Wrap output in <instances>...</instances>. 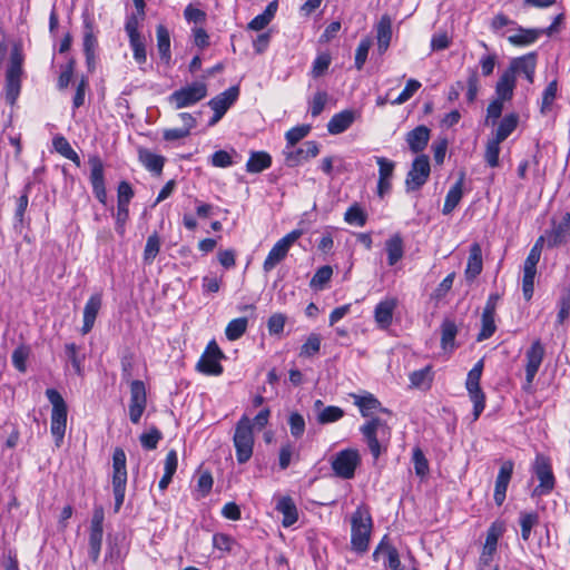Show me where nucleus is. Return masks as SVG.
Masks as SVG:
<instances>
[{
	"label": "nucleus",
	"instance_id": "obj_1",
	"mask_svg": "<svg viewBox=\"0 0 570 570\" xmlns=\"http://www.w3.org/2000/svg\"><path fill=\"white\" fill-rule=\"evenodd\" d=\"M354 404L360 409L362 416L368 420L360 428L361 433L375 460L387 450L391 439V428L377 413L391 415V411L383 407L381 402L373 395H352Z\"/></svg>",
	"mask_w": 570,
	"mask_h": 570
},
{
	"label": "nucleus",
	"instance_id": "obj_2",
	"mask_svg": "<svg viewBox=\"0 0 570 570\" xmlns=\"http://www.w3.org/2000/svg\"><path fill=\"white\" fill-rule=\"evenodd\" d=\"M352 534L351 544L353 550L365 552L368 548L372 530V518L365 507H358L351 518Z\"/></svg>",
	"mask_w": 570,
	"mask_h": 570
},
{
	"label": "nucleus",
	"instance_id": "obj_3",
	"mask_svg": "<svg viewBox=\"0 0 570 570\" xmlns=\"http://www.w3.org/2000/svg\"><path fill=\"white\" fill-rule=\"evenodd\" d=\"M208 95L205 81H194L173 91L168 97V104L176 110L193 107L204 100Z\"/></svg>",
	"mask_w": 570,
	"mask_h": 570
},
{
	"label": "nucleus",
	"instance_id": "obj_4",
	"mask_svg": "<svg viewBox=\"0 0 570 570\" xmlns=\"http://www.w3.org/2000/svg\"><path fill=\"white\" fill-rule=\"evenodd\" d=\"M233 442L237 462L239 464L248 462L254 449L253 423L248 416L243 415L236 423Z\"/></svg>",
	"mask_w": 570,
	"mask_h": 570
},
{
	"label": "nucleus",
	"instance_id": "obj_5",
	"mask_svg": "<svg viewBox=\"0 0 570 570\" xmlns=\"http://www.w3.org/2000/svg\"><path fill=\"white\" fill-rule=\"evenodd\" d=\"M46 396L52 405L50 431L57 446H60L67 426V404L61 394L55 389H47Z\"/></svg>",
	"mask_w": 570,
	"mask_h": 570
},
{
	"label": "nucleus",
	"instance_id": "obj_6",
	"mask_svg": "<svg viewBox=\"0 0 570 570\" xmlns=\"http://www.w3.org/2000/svg\"><path fill=\"white\" fill-rule=\"evenodd\" d=\"M303 235L301 229H294L281 238L269 250L267 257L263 263L265 273H269L276 267L286 256L291 246Z\"/></svg>",
	"mask_w": 570,
	"mask_h": 570
},
{
	"label": "nucleus",
	"instance_id": "obj_7",
	"mask_svg": "<svg viewBox=\"0 0 570 570\" xmlns=\"http://www.w3.org/2000/svg\"><path fill=\"white\" fill-rule=\"evenodd\" d=\"M361 458L355 449H345L337 452L331 462L335 475L342 479H352L360 464Z\"/></svg>",
	"mask_w": 570,
	"mask_h": 570
},
{
	"label": "nucleus",
	"instance_id": "obj_8",
	"mask_svg": "<svg viewBox=\"0 0 570 570\" xmlns=\"http://www.w3.org/2000/svg\"><path fill=\"white\" fill-rule=\"evenodd\" d=\"M224 357V353L219 348L218 344L213 340L207 344L204 353L196 364V368L198 372L206 375H220L224 371L220 360Z\"/></svg>",
	"mask_w": 570,
	"mask_h": 570
},
{
	"label": "nucleus",
	"instance_id": "obj_9",
	"mask_svg": "<svg viewBox=\"0 0 570 570\" xmlns=\"http://www.w3.org/2000/svg\"><path fill=\"white\" fill-rule=\"evenodd\" d=\"M431 166L429 157L424 154L419 155L411 165L405 178L406 191L419 190L429 179Z\"/></svg>",
	"mask_w": 570,
	"mask_h": 570
},
{
	"label": "nucleus",
	"instance_id": "obj_10",
	"mask_svg": "<svg viewBox=\"0 0 570 570\" xmlns=\"http://www.w3.org/2000/svg\"><path fill=\"white\" fill-rule=\"evenodd\" d=\"M570 240V213H562L551 219L550 229L547 230V245L549 248L559 247Z\"/></svg>",
	"mask_w": 570,
	"mask_h": 570
},
{
	"label": "nucleus",
	"instance_id": "obj_11",
	"mask_svg": "<svg viewBox=\"0 0 570 570\" xmlns=\"http://www.w3.org/2000/svg\"><path fill=\"white\" fill-rule=\"evenodd\" d=\"M533 471L539 484L534 488L532 495L541 497L551 493L556 485V479L548 460L543 456H537Z\"/></svg>",
	"mask_w": 570,
	"mask_h": 570
},
{
	"label": "nucleus",
	"instance_id": "obj_12",
	"mask_svg": "<svg viewBox=\"0 0 570 570\" xmlns=\"http://www.w3.org/2000/svg\"><path fill=\"white\" fill-rule=\"evenodd\" d=\"M147 406V393L145 383L140 380L130 382L129 419L138 424Z\"/></svg>",
	"mask_w": 570,
	"mask_h": 570
},
{
	"label": "nucleus",
	"instance_id": "obj_13",
	"mask_svg": "<svg viewBox=\"0 0 570 570\" xmlns=\"http://www.w3.org/2000/svg\"><path fill=\"white\" fill-rule=\"evenodd\" d=\"M541 253L537 248H531L523 264L522 293L525 301H530L534 292V278L537 275V265Z\"/></svg>",
	"mask_w": 570,
	"mask_h": 570
},
{
	"label": "nucleus",
	"instance_id": "obj_14",
	"mask_svg": "<svg viewBox=\"0 0 570 570\" xmlns=\"http://www.w3.org/2000/svg\"><path fill=\"white\" fill-rule=\"evenodd\" d=\"M514 462L507 460L502 462L495 479L493 499L497 505H502L507 497V490L512 479Z\"/></svg>",
	"mask_w": 570,
	"mask_h": 570
},
{
	"label": "nucleus",
	"instance_id": "obj_15",
	"mask_svg": "<svg viewBox=\"0 0 570 570\" xmlns=\"http://www.w3.org/2000/svg\"><path fill=\"white\" fill-rule=\"evenodd\" d=\"M89 165L92 191L101 204H106L107 193L105 187L104 164L98 156H94L89 158Z\"/></svg>",
	"mask_w": 570,
	"mask_h": 570
},
{
	"label": "nucleus",
	"instance_id": "obj_16",
	"mask_svg": "<svg viewBox=\"0 0 570 570\" xmlns=\"http://www.w3.org/2000/svg\"><path fill=\"white\" fill-rule=\"evenodd\" d=\"M379 166L377 195L383 198L392 188L395 163L389 158L375 156Z\"/></svg>",
	"mask_w": 570,
	"mask_h": 570
},
{
	"label": "nucleus",
	"instance_id": "obj_17",
	"mask_svg": "<svg viewBox=\"0 0 570 570\" xmlns=\"http://www.w3.org/2000/svg\"><path fill=\"white\" fill-rule=\"evenodd\" d=\"M320 149L316 141H305L298 148H289L284 150L286 165L289 167L298 166L302 161L314 158L318 155Z\"/></svg>",
	"mask_w": 570,
	"mask_h": 570
},
{
	"label": "nucleus",
	"instance_id": "obj_18",
	"mask_svg": "<svg viewBox=\"0 0 570 570\" xmlns=\"http://www.w3.org/2000/svg\"><path fill=\"white\" fill-rule=\"evenodd\" d=\"M544 347L540 341H534L525 353V382L531 385L543 361Z\"/></svg>",
	"mask_w": 570,
	"mask_h": 570
},
{
	"label": "nucleus",
	"instance_id": "obj_19",
	"mask_svg": "<svg viewBox=\"0 0 570 570\" xmlns=\"http://www.w3.org/2000/svg\"><path fill=\"white\" fill-rule=\"evenodd\" d=\"M102 306V294L95 293L92 294L85 304L83 307V324L81 327V333L88 334L96 322L97 315Z\"/></svg>",
	"mask_w": 570,
	"mask_h": 570
},
{
	"label": "nucleus",
	"instance_id": "obj_20",
	"mask_svg": "<svg viewBox=\"0 0 570 570\" xmlns=\"http://www.w3.org/2000/svg\"><path fill=\"white\" fill-rule=\"evenodd\" d=\"M397 303V298L387 297L375 306L374 318L380 328L386 330L391 326Z\"/></svg>",
	"mask_w": 570,
	"mask_h": 570
},
{
	"label": "nucleus",
	"instance_id": "obj_21",
	"mask_svg": "<svg viewBox=\"0 0 570 570\" xmlns=\"http://www.w3.org/2000/svg\"><path fill=\"white\" fill-rule=\"evenodd\" d=\"M430 137L431 130L426 126L420 125L406 134L405 140L410 150L413 154H419L426 148Z\"/></svg>",
	"mask_w": 570,
	"mask_h": 570
},
{
	"label": "nucleus",
	"instance_id": "obj_22",
	"mask_svg": "<svg viewBox=\"0 0 570 570\" xmlns=\"http://www.w3.org/2000/svg\"><path fill=\"white\" fill-rule=\"evenodd\" d=\"M238 96L239 88L237 86H233L224 92L212 98L208 101V106L213 109V111H219L225 115L230 106L237 100Z\"/></svg>",
	"mask_w": 570,
	"mask_h": 570
},
{
	"label": "nucleus",
	"instance_id": "obj_23",
	"mask_svg": "<svg viewBox=\"0 0 570 570\" xmlns=\"http://www.w3.org/2000/svg\"><path fill=\"white\" fill-rule=\"evenodd\" d=\"M376 39L379 53H385L392 39V20L390 16L384 14L381 17L379 23L376 24Z\"/></svg>",
	"mask_w": 570,
	"mask_h": 570
},
{
	"label": "nucleus",
	"instance_id": "obj_24",
	"mask_svg": "<svg viewBox=\"0 0 570 570\" xmlns=\"http://www.w3.org/2000/svg\"><path fill=\"white\" fill-rule=\"evenodd\" d=\"M355 112L353 110H343L335 114L327 124V130L332 135H338L347 130L354 122Z\"/></svg>",
	"mask_w": 570,
	"mask_h": 570
},
{
	"label": "nucleus",
	"instance_id": "obj_25",
	"mask_svg": "<svg viewBox=\"0 0 570 570\" xmlns=\"http://www.w3.org/2000/svg\"><path fill=\"white\" fill-rule=\"evenodd\" d=\"M482 249L480 244L473 243L470 247L468 264L465 268V277L473 281L482 272Z\"/></svg>",
	"mask_w": 570,
	"mask_h": 570
},
{
	"label": "nucleus",
	"instance_id": "obj_26",
	"mask_svg": "<svg viewBox=\"0 0 570 570\" xmlns=\"http://www.w3.org/2000/svg\"><path fill=\"white\" fill-rule=\"evenodd\" d=\"M276 510L283 514L282 524L285 528L292 527L298 519L297 508L289 497H283L276 504Z\"/></svg>",
	"mask_w": 570,
	"mask_h": 570
},
{
	"label": "nucleus",
	"instance_id": "obj_27",
	"mask_svg": "<svg viewBox=\"0 0 570 570\" xmlns=\"http://www.w3.org/2000/svg\"><path fill=\"white\" fill-rule=\"evenodd\" d=\"M515 88V76H513L512 70H505L501 77L499 78L495 92L498 95V99L500 100H510L513 96V90Z\"/></svg>",
	"mask_w": 570,
	"mask_h": 570
},
{
	"label": "nucleus",
	"instance_id": "obj_28",
	"mask_svg": "<svg viewBox=\"0 0 570 570\" xmlns=\"http://www.w3.org/2000/svg\"><path fill=\"white\" fill-rule=\"evenodd\" d=\"M463 185H464V178L461 176L455 184L450 188L445 196V202L442 208V213L444 215L451 214L455 207L459 205V203L462 199L463 196Z\"/></svg>",
	"mask_w": 570,
	"mask_h": 570
},
{
	"label": "nucleus",
	"instance_id": "obj_29",
	"mask_svg": "<svg viewBox=\"0 0 570 570\" xmlns=\"http://www.w3.org/2000/svg\"><path fill=\"white\" fill-rule=\"evenodd\" d=\"M112 483H127L126 453L116 448L112 454Z\"/></svg>",
	"mask_w": 570,
	"mask_h": 570
},
{
	"label": "nucleus",
	"instance_id": "obj_30",
	"mask_svg": "<svg viewBox=\"0 0 570 570\" xmlns=\"http://www.w3.org/2000/svg\"><path fill=\"white\" fill-rule=\"evenodd\" d=\"M517 33L509 36L508 41L518 47H524L534 43L539 37L541 36L540 29L533 28V29H527L523 27L517 28Z\"/></svg>",
	"mask_w": 570,
	"mask_h": 570
},
{
	"label": "nucleus",
	"instance_id": "obj_31",
	"mask_svg": "<svg viewBox=\"0 0 570 570\" xmlns=\"http://www.w3.org/2000/svg\"><path fill=\"white\" fill-rule=\"evenodd\" d=\"M381 554L385 556V560H384L385 567L390 568L391 570H403L396 548L389 546V544L384 546L383 543H381L375 549V551L373 553V558L377 559L379 556H381Z\"/></svg>",
	"mask_w": 570,
	"mask_h": 570
},
{
	"label": "nucleus",
	"instance_id": "obj_32",
	"mask_svg": "<svg viewBox=\"0 0 570 570\" xmlns=\"http://www.w3.org/2000/svg\"><path fill=\"white\" fill-rule=\"evenodd\" d=\"M385 249L387 253V264L394 266L404 254L403 239L399 234L390 237L385 243Z\"/></svg>",
	"mask_w": 570,
	"mask_h": 570
},
{
	"label": "nucleus",
	"instance_id": "obj_33",
	"mask_svg": "<svg viewBox=\"0 0 570 570\" xmlns=\"http://www.w3.org/2000/svg\"><path fill=\"white\" fill-rule=\"evenodd\" d=\"M156 36H157V49H158L160 59L168 63L171 58L169 31L164 24H158L157 29H156Z\"/></svg>",
	"mask_w": 570,
	"mask_h": 570
},
{
	"label": "nucleus",
	"instance_id": "obj_34",
	"mask_svg": "<svg viewBox=\"0 0 570 570\" xmlns=\"http://www.w3.org/2000/svg\"><path fill=\"white\" fill-rule=\"evenodd\" d=\"M272 165V157L265 151H254L246 164L248 173H261Z\"/></svg>",
	"mask_w": 570,
	"mask_h": 570
},
{
	"label": "nucleus",
	"instance_id": "obj_35",
	"mask_svg": "<svg viewBox=\"0 0 570 570\" xmlns=\"http://www.w3.org/2000/svg\"><path fill=\"white\" fill-rule=\"evenodd\" d=\"M535 66L537 52H529L522 57L513 59L508 70H512L513 76H515L517 72H531V70H535Z\"/></svg>",
	"mask_w": 570,
	"mask_h": 570
},
{
	"label": "nucleus",
	"instance_id": "obj_36",
	"mask_svg": "<svg viewBox=\"0 0 570 570\" xmlns=\"http://www.w3.org/2000/svg\"><path fill=\"white\" fill-rule=\"evenodd\" d=\"M519 116L517 114H509L503 117L495 132L498 140L504 141L517 128Z\"/></svg>",
	"mask_w": 570,
	"mask_h": 570
},
{
	"label": "nucleus",
	"instance_id": "obj_37",
	"mask_svg": "<svg viewBox=\"0 0 570 570\" xmlns=\"http://www.w3.org/2000/svg\"><path fill=\"white\" fill-rule=\"evenodd\" d=\"M139 158L142 165L149 170L159 175L164 168L165 158L148 150H141Z\"/></svg>",
	"mask_w": 570,
	"mask_h": 570
},
{
	"label": "nucleus",
	"instance_id": "obj_38",
	"mask_svg": "<svg viewBox=\"0 0 570 570\" xmlns=\"http://www.w3.org/2000/svg\"><path fill=\"white\" fill-rule=\"evenodd\" d=\"M52 145L57 153L71 160L72 163L79 165L80 158L78 154L72 149L71 145L63 136H56L52 140Z\"/></svg>",
	"mask_w": 570,
	"mask_h": 570
},
{
	"label": "nucleus",
	"instance_id": "obj_39",
	"mask_svg": "<svg viewBox=\"0 0 570 570\" xmlns=\"http://www.w3.org/2000/svg\"><path fill=\"white\" fill-rule=\"evenodd\" d=\"M248 321L246 317H238L232 320L226 328L225 335L229 341H236L240 338L247 330Z\"/></svg>",
	"mask_w": 570,
	"mask_h": 570
},
{
	"label": "nucleus",
	"instance_id": "obj_40",
	"mask_svg": "<svg viewBox=\"0 0 570 570\" xmlns=\"http://www.w3.org/2000/svg\"><path fill=\"white\" fill-rule=\"evenodd\" d=\"M104 531L90 530L88 539V554L92 562L99 560L101 544H102Z\"/></svg>",
	"mask_w": 570,
	"mask_h": 570
},
{
	"label": "nucleus",
	"instance_id": "obj_41",
	"mask_svg": "<svg viewBox=\"0 0 570 570\" xmlns=\"http://www.w3.org/2000/svg\"><path fill=\"white\" fill-rule=\"evenodd\" d=\"M366 213L357 204L350 206L344 214V220L350 225L362 227L366 224Z\"/></svg>",
	"mask_w": 570,
	"mask_h": 570
},
{
	"label": "nucleus",
	"instance_id": "obj_42",
	"mask_svg": "<svg viewBox=\"0 0 570 570\" xmlns=\"http://www.w3.org/2000/svg\"><path fill=\"white\" fill-rule=\"evenodd\" d=\"M539 515L535 512H522L520 514L521 537L529 541L532 528L538 524Z\"/></svg>",
	"mask_w": 570,
	"mask_h": 570
},
{
	"label": "nucleus",
	"instance_id": "obj_43",
	"mask_svg": "<svg viewBox=\"0 0 570 570\" xmlns=\"http://www.w3.org/2000/svg\"><path fill=\"white\" fill-rule=\"evenodd\" d=\"M502 141L498 140V138L493 137L488 140L485 153H484V159L487 164L494 168L499 166V155H500V144Z\"/></svg>",
	"mask_w": 570,
	"mask_h": 570
},
{
	"label": "nucleus",
	"instance_id": "obj_44",
	"mask_svg": "<svg viewBox=\"0 0 570 570\" xmlns=\"http://www.w3.org/2000/svg\"><path fill=\"white\" fill-rule=\"evenodd\" d=\"M160 250V238L157 233L151 234L146 242L144 261L151 264Z\"/></svg>",
	"mask_w": 570,
	"mask_h": 570
},
{
	"label": "nucleus",
	"instance_id": "obj_45",
	"mask_svg": "<svg viewBox=\"0 0 570 570\" xmlns=\"http://www.w3.org/2000/svg\"><path fill=\"white\" fill-rule=\"evenodd\" d=\"M333 269L331 266L325 265L320 267L311 279V287L315 289H323L325 285L331 281Z\"/></svg>",
	"mask_w": 570,
	"mask_h": 570
},
{
	"label": "nucleus",
	"instance_id": "obj_46",
	"mask_svg": "<svg viewBox=\"0 0 570 570\" xmlns=\"http://www.w3.org/2000/svg\"><path fill=\"white\" fill-rule=\"evenodd\" d=\"M343 416L344 411L341 407L330 405L320 411L317 414V422L320 424H328L341 420Z\"/></svg>",
	"mask_w": 570,
	"mask_h": 570
},
{
	"label": "nucleus",
	"instance_id": "obj_47",
	"mask_svg": "<svg viewBox=\"0 0 570 570\" xmlns=\"http://www.w3.org/2000/svg\"><path fill=\"white\" fill-rule=\"evenodd\" d=\"M129 45L132 50V56L138 65H144L147 61L146 43L142 36L130 38Z\"/></svg>",
	"mask_w": 570,
	"mask_h": 570
},
{
	"label": "nucleus",
	"instance_id": "obj_48",
	"mask_svg": "<svg viewBox=\"0 0 570 570\" xmlns=\"http://www.w3.org/2000/svg\"><path fill=\"white\" fill-rule=\"evenodd\" d=\"M494 315L495 314H493V313H487V312L482 313V317H481L482 327H481L480 333L478 334L479 342L488 340L489 337H491L494 334V332L497 330V326L494 323Z\"/></svg>",
	"mask_w": 570,
	"mask_h": 570
},
{
	"label": "nucleus",
	"instance_id": "obj_49",
	"mask_svg": "<svg viewBox=\"0 0 570 570\" xmlns=\"http://www.w3.org/2000/svg\"><path fill=\"white\" fill-rule=\"evenodd\" d=\"M570 316V289H563L558 301L557 323L563 324Z\"/></svg>",
	"mask_w": 570,
	"mask_h": 570
},
{
	"label": "nucleus",
	"instance_id": "obj_50",
	"mask_svg": "<svg viewBox=\"0 0 570 570\" xmlns=\"http://www.w3.org/2000/svg\"><path fill=\"white\" fill-rule=\"evenodd\" d=\"M456 325L451 321H444L442 324L441 344L444 350L453 348L456 336Z\"/></svg>",
	"mask_w": 570,
	"mask_h": 570
},
{
	"label": "nucleus",
	"instance_id": "obj_51",
	"mask_svg": "<svg viewBox=\"0 0 570 570\" xmlns=\"http://www.w3.org/2000/svg\"><path fill=\"white\" fill-rule=\"evenodd\" d=\"M309 130V125L297 126L289 129L285 135L287 141L286 149L294 148L299 140L308 135Z\"/></svg>",
	"mask_w": 570,
	"mask_h": 570
},
{
	"label": "nucleus",
	"instance_id": "obj_52",
	"mask_svg": "<svg viewBox=\"0 0 570 570\" xmlns=\"http://www.w3.org/2000/svg\"><path fill=\"white\" fill-rule=\"evenodd\" d=\"M83 28V52H96L98 42L94 33L92 22L89 19H85Z\"/></svg>",
	"mask_w": 570,
	"mask_h": 570
},
{
	"label": "nucleus",
	"instance_id": "obj_53",
	"mask_svg": "<svg viewBox=\"0 0 570 570\" xmlns=\"http://www.w3.org/2000/svg\"><path fill=\"white\" fill-rule=\"evenodd\" d=\"M421 82L416 79H409L405 88L402 90V92L391 101L392 105H402L410 100L413 95L420 89Z\"/></svg>",
	"mask_w": 570,
	"mask_h": 570
},
{
	"label": "nucleus",
	"instance_id": "obj_54",
	"mask_svg": "<svg viewBox=\"0 0 570 570\" xmlns=\"http://www.w3.org/2000/svg\"><path fill=\"white\" fill-rule=\"evenodd\" d=\"M372 46V40L370 38H363L355 51V68L357 70H362L364 67V63L366 62L367 55L370 51V48Z\"/></svg>",
	"mask_w": 570,
	"mask_h": 570
},
{
	"label": "nucleus",
	"instance_id": "obj_55",
	"mask_svg": "<svg viewBox=\"0 0 570 570\" xmlns=\"http://www.w3.org/2000/svg\"><path fill=\"white\" fill-rule=\"evenodd\" d=\"M482 371H483V361L480 360L479 362H476L474 364V366L468 373V377H466V382H465L466 390L476 391V389L481 387L480 380L482 376Z\"/></svg>",
	"mask_w": 570,
	"mask_h": 570
},
{
	"label": "nucleus",
	"instance_id": "obj_56",
	"mask_svg": "<svg viewBox=\"0 0 570 570\" xmlns=\"http://www.w3.org/2000/svg\"><path fill=\"white\" fill-rule=\"evenodd\" d=\"M471 401L473 402V421H476L485 407V395L480 389L468 390Z\"/></svg>",
	"mask_w": 570,
	"mask_h": 570
},
{
	"label": "nucleus",
	"instance_id": "obj_57",
	"mask_svg": "<svg viewBox=\"0 0 570 570\" xmlns=\"http://www.w3.org/2000/svg\"><path fill=\"white\" fill-rule=\"evenodd\" d=\"M321 348V336L318 334H311L306 342L301 347V356L311 357L320 352Z\"/></svg>",
	"mask_w": 570,
	"mask_h": 570
},
{
	"label": "nucleus",
	"instance_id": "obj_58",
	"mask_svg": "<svg viewBox=\"0 0 570 570\" xmlns=\"http://www.w3.org/2000/svg\"><path fill=\"white\" fill-rule=\"evenodd\" d=\"M161 432L157 428H151L148 432L142 433L139 438L141 446L145 450H155L161 439Z\"/></svg>",
	"mask_w": 570,
	"mask_h": 570
},
{
	"label": "nucleus",
	"instance_id": "obj_59",
	"mask_svg": "<svg viewBox=\"0 0 570 570\" xmlns=\"http://www.w3.org/2000/svg\"><path fill=\"white\" fill-rule=\"evenodd\" d=\"M328 101V95L326 91H317L309 101V112L312 117H317L324 110Z\"/></svg>",
	"mask_w": 570,
	"mask_h": 570
},
{
	"label": "nucleus",
	"instance_id": "obj_60",
	"mask_svg": "<svg viewBox=\"0 0 570 570\" xmlns=\"http://www.w3.org/2000/svg\"><path fill=\"white\" fill-rule=\"evenodd\" d=\"M30 188H31V185L27 184L23 188L22 194L17 199V208H16V213H14V218L21 225L23 224L24 213L27 210L28 203H29Z\"/></svg>",
	"mask_w": 570,
	"mask_h": 570
},
{
	"label": "nucleus",
	"instance_id": "obj_61",
	"mask_svg": "<svg viewBox=\"0 0 570 570\" xmlns=\"http://www.w3.org/2000/svg\"><path fill=\"white\" fill-rule=\"evenodd\" d=\"M65 351L75 372L80 375L82 371V357L79 356V347L75 343H67Z\"/></svg>",
	"mask_w": 570,
	"mask_h": 570
},
{
	"label": "nucleus",
	"instance_id": "obj_62",
	"mask_svg": "<svg viewBox=\"0 0 570 570\" xmlns=\"http://www.w3.org/2000/svg\"><path fill=\"white\" fill-rule=\"evenodd\" d=\"M558 92V81L552 80L548 83L546 89L542 94V104H541V110L544 112L546 110L550 109L552 106Z\"/></svg>",
	"mask_w": 570,
	"mask_h": 570
},
{
	"label": "nucleus",
	"instance_id": "obj_63",
	"mask_svg": "<svg viewBox=\"0 0 570 570\" xmlns=\"http://www.w3.org/2000/svg\"><path fill=\"white\" fill-rule=\"evenodd\" d=\"M288 425H289L291 434L295 439H299L304 434L305 420L299 413L294 412L289 415Z\"/></svg>",
	"mask_w": 570,
	"mask_h": 570
},
{
	"label": "nucleus",
	"instance_id": "obj_64",
	"mask_svg": "<svg viewBox=\"0 0 570 570\" xmlns=\"http://www.w3.org/2000/svg\"><path fill=\"white\" fill-rule=\"evenodd\" d=\"M412 459H413V463H414L415 473L419 476H425L426 473L429 472V463H428V460H426L424 453L422 452V450L420 448H415L413 450Z\"/></svg>",
	"mask_w": 570,
	"mask_h": 570
}]
</instances>
